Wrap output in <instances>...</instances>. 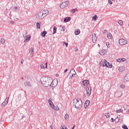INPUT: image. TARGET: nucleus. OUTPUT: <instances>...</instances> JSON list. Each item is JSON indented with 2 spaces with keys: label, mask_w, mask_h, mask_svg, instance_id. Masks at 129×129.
I'll list each match as a JSON object with an SVG mask.
<instances>
[{
  "label": "nucleus",
  "mask_w": 129,
  "mask_h": 129,
  "mask_svg": "<svg viewBox=\"0 0 129 129\" xmlns=\"http://www.w3.org/2000/svg\"><path fill=\"white\" fill-rule=\"evenodd\" d=\"M73 106L79 110L82 107V100L81 99H80V100L77 98L74 99L73 100Z\"/></svg>",
  "instance_id": "obj_1"
},
{
  "label": "nucleus",
  "mask_w": 129,
  "mask_h": 129,
  "mask_svg": "<svg viewBox=\"0 0 129 129\" xmlns=\"http://www.w3.org/2000/svg\"><path fill=\"white\" fill-rule=\"evenodd\" d=\"M23 36L24 39V42H29L31 40V36L28 35L27 32L24 33Z\"/></svg>",
  "instance_id": "obj_2"
},
{
  "label": "nucleus",
  "mask_w": 129,
  "mask_h": 129,
  "mask_svg": "<svg viewBox=\"0 0 129 129\" xmlns=\"http://www.w3.org/2000/svg\"><path fill=\"white\" fill-rule=\"evenodd\" d=\"M68 5H69V1L64 2L60 5V9H65L68 7Z\"/></svg>",
  "instance_id": "obj_3"
},
{
  "label": "nucleus",
  "mask_w": 129,
  "mask_h": 129,
  "mask_svg": "<svg viewBox=\"0 0 129 129\" xmlns=\"http://www.w3.org/2000/svg\"><path fill=\"white\" fill-rule=\"evenodd\" d=\"M51 82H52V79L50 78L47 79L46 83L44 84L43 86H44L45 87H48V86H50Z\"/></svg>",
  "instance_id": "obj_4"
},
{
  "label": "nucleus",
  "mask_w": 129,
  "mask_h": 129,
  "mask_svg": "<svg viewBox=\"0 0 129 129\" xmlns=\"http://www.w3.org/2000/svg\"><path fill=\"white\" fill-rule=\"evenodd\" d=\"M119 44L121 45H125L126 44H127V41L124 40L123 38L120 39L119 40Z\"/></svg>",
  "instance_id": "obj_5"
},
{
  "label": "nucleus",
  "mask_w": 129,
  "mask_h": 129,
  "mask_svg": "<svg viewBox=\"0 0 129 129\" xmlns=\"http://www.w3.org/2000/svg\"><path fill=\"white\" fill-rule=\"evenodd\" d=\"M106 63H107V61L105 59H104L103 60H101L100 61V66H102V67H104L105 66H106Z\"/></svg>",
  "instance_id": "obj_6"
},
{
  "label": "nucleus",
  "mask_w": 129,
  "mask_h": 129,
  "mask_svg": "<svg viewBox=\"0 0 129 129\" xmlns=\"http://www.w3.org/2000/svg\"><path fill=\"white\" fill-rule=\"evenodd\" d=\"M48 80V78L47 77H42L40 79L41 83L44 86V84L46 83V82Z\"/></svg>",
  "instance_id": "obj_7"
},
{
  "label": "nucleus",
  "mask_w": 129,
  "mask_h": 129,
  "mask_svg": "<svg viewBox=\"0 0 129 129\" xmlns=\"http://www.w3.org/2000/svg\"><path fill=\"white\" fill-rule=\"evenodd\" d=\"M42 15H43V17H47V15H49V11H48L47 10H44L43 11H42Z\"/></svg>",
  "instance_id": "obj_8"
},
{
  "label": "nucleus",
  "mask_w": 129,
  "mask_h": 129,
  "mask_svg": "<svg viewBox=\"0 0 129 129\" xmlns=\"http://www.w3.org/2000/svg\"><path fill=\"white\" fill-rule=\"evenodd\" d=\"M48 102L49 103V105L51 108H54V107H55V105L53 103V102H52V99L49 98V100H48Z\"/></svg>",
  "instance_id": "obj_9"
},
{
  "label": "nucleus",
  "mask_w": 129,
  "mask_h": 129,
  "mask_svg": "<svg viewBox=\"0 0 129 129\" xmlns=\"http://www.w3.org/2000/svg\"><path fill=\"white\" fill-rule=\"evenodd\" d=\"M87 91V96L89 97L91 95V88H89V87L86 88Z\"/></svg>",
  "instance_id": "obj_10"
},
{
  "label": "nucleus",
  "mask_w": 129,
  "mask_h": 129,
  "mask_svg": "<svg viewBox=\"0 0 129 129\" xmlns=\"http://www.w3.org/2000/svg\"><path fill=\"white\" fill-rule=\"evenodd\" d=\"M9 99H10L9 97H7L6 98V99H5V100L4 101V102L2 103V105L3 106H6V105H7V104H8V103L9 102Z\"/></svg>",
  "instance_id": "obj_11"
},
{
  "label": "nucleus",
  "mask_w": 129,
  "mask_h": 129,
  "mask_svg": "<svg viewBox=\"0 0 129 129\" xmlns=\"http://www.w3.org/2000/svg\"><path fill=\"white\" fill-rule=\"evenodd\" d=\"M57 86V84L56 83H55L54 81L52 80V82H51V84L49 86H51V87H53V88H55L56 86Z\"/></svg>",
  "instance_id": "obj_12"
},
{
  "label": "nucleus",
  "mask_w": 129,
  "mask_h": 129,
  "mask_svg": "<svg viewBox=\"0 0 129 129\" xmlns=\"http://www.w3.org/2000/svg\"><path fill=\"white\" fill-rule=\"evenodd\" d=\"M96 40H97L96 35H95V34H92V42H93V43H95V42H96Z\"/></svg>",
  "instance_id": "obj_13"
},
{
  "label": "nucleus",
  "mask_w": 129,
  "mask_h": 129,
  "mask_svg": "<svg viewBox=\"0 0 129 129\" xmlns=\"http://www.w3.org/2000/svg\"><path fill=\"white\" fill-rule=\"evenodd\" d=\"M123 81L124 82H126L127 81H129V73L127 74L125 76L124 78V80Z\"/></svg>",
  "instance_id": "obj_14"
},
{
  "label": "nucleus",
  "mask_w": 129,
  "mask_h": 129,
  "mask_svg": "<svg viewBox=\"0 0 129 129\" xmlns=\"http://www.w3.org/2000/svg\"><path fill=\"white\" fill-rule=\"evenodd\" d=\"M83 84L84 86H88V84H89V81L88 80H85L83 81Z\"/></svg>",
  "instance_id": "obj_15"
},
{
  "label": "nucleus",
  "mask_w": 129,
  "mask_h": 129,
  "mask_svg": "<svg viewBox=\"0 0 129 129\" xmlns=\"http://www.w3.org/2000/svg\"><path fill=\"white\" fill-rule=\"evenodd\" d=\"M24 85L25 86H26V87H31V86H32V84H31L30 82H25L24 83Z\"/></svg>",
  "instance_id": "obj_16"
},
{
  "label": "nucleus",
  "mask_w": 129,
  "mask_h": 129,
  "mask_svg": "<svg viewBox=\"0 0 129 129\" xmlns=\"http://www.w3.org/2000/svg\"><path fill=\"white\" fill-rule=\"evenodd\" d=\"M71 20V18L70 17H66L64 19V22L68 23V22H69Z\"/></svg>",
  "instance_id": "obj_17"
},
{
  "label": "nucleus",
  "mask_w": 129,
  "mask_h": 129,
  "mask_svg": "<svg viewBox=\"0 0 129 129\" xmlns=\"http://www.w3.org/2000/svg\"><path fill=\"white\" fill-rule=\"evenodd\" d=\"M105 67H107L108 68H112V64L107 61L106 66H105Z\"/></svg>",
  "instance_id": "obj_18"
},
{
  "label": "nucleus",
  "mask_w": 129,
  "mask_h": 129,
  "mask_svg": "<svg viewBox=\"0 0 129 129\" xmlns=\"http://www.w3.org/2000/svg\"><path fill=\"white\" fill-rule=\"evenodd\" d=\"M46 34H47V31H43L41 33L40 35L41 36H42V37H45Z\"/></svg>",
  "instance_id": "obj_19"
},
{
  "label": "nucleus",
  "mask_w": 129,
  "mask_h": 129,
  "mask_svg": "<svg viewBox=\"0 0 129 129\" xmlns=\"http://www.w3.org/2000/svg\"><path fill=\"white\" fill-rule=\"evenodd\" d=\"M37 17H43V12L42 11H40L39 12H38L37 14Z\"/></svg>",
  "instance_id": "obj_20"
},
{
  "label": "nucleus",
  "mask_w": 129,
  "mask_h": 129,
  "mask_svg": "<svg viewBox=\"0 0 129 129\" xmlns=\"http://www.w3.org/2000/svg\"><path fill=\"white\" fill-rule=\"evenodd\" d=\"M80 34V30L77 29L75 31V35L77 36L78 35H79Z\"/></svg>",
  "instance_id": "obj_21"
},
{
  "label": "nucleus",
  "mask_w": 129,
  "mask_h": 129,
  "mask_svg": "<svg viewBox=\"0 0 129 129\" xmlns=\"http://www.w3.org/2000/svg\"><path fill=\"white\" fill-rule=\"evenodd\" d=\"M118 70L120 72H122V71H123L124 70V67H120L119 68Z\"/></svg>",
  "instance_id": "obj_22"
},
{
  "label": "nucleus",
  "mask_w": 129,
  "mask_h": 129,
  "mask_svg": "<svg viewBox=\"0 0 129 129\" xmlns=\"http://www.w3.org/2000/svg\"><path fill=\"white\" fill-rule=\"evenodd\" d=\"M107 37L108 39H111L112 38V35H111V33H108L107 35Z\"/></svg>",
  "instance_id": "obj_23"
},
{
  "label": "nucleus",
  "mask_w": 129,
  "mask_h": 129,
  "mask_svg": "<svg viewBox=\"0 0 129 129\" xmlns=\"http://www.w3.org/2000/svg\"><path fill=\"white\" fill-rule=\"evenodd\" d=\"M40 26H41V22H37L36 23L37 29H40Z\"/></svg>",
  "instance_id": "obj_24"
},
{
  "label": "nucleus",
  "mask_w": 129,
  "mask_h": 129,
  "mask_svg": "<svg viewBox=\"0 0 129 129\" xmlns=\"http://www.w3.org/2000/svg\"><path fill=\"white\" fill-rule=\"evenodd\" d=\"M56 32H57V28L56 27V26H54L53 34H56Z\"/></svg>",
  "instance_id": "obj_25"
},
{
  "label": "nucleus",
  "mask_w": 129,
  "mask_h": 129,
  "mask_svg": "<svg viewBox=\"0 0 129 129\" xmlns=\"http://www.w3.org/2000/svg\"><path fill=\"white\" fill-rule=\"evenodd\" d=\"M19 10H20V7H15L13 8V11L15 12H16V11H19Z\"/></svg>",
  "instance_id": "obj_26"
},
{
  "label": "nucleus",
  "mask_w": 129,
  "mask_h": 129,
  "mask_svg": "<svg viewBox=\"0 0 129 129\" xmlns=\"http://www.w3.org/2000/svg\"><path fill=\"white\" fill-rule=\"evenodd\" d=\"M6 40L4 38H1V42L2 44H5Z\"/></svg>",
  "instance_id": "obj_27"
},
{
  "label": "nucleus",
  "mask_w": 129,
  "mask_h": 129,
  "mask_svg": "<svg viewBox=\"0 0 129 129\" xmlns=\"http://www.w3.org/2000/svg\"><path fill=\"white\" fill-rule=\"evenodd\" d=\"M122 128H123V129H128V128L127 127V126H126V125H125V124H123V125L122 126Z\"/></svg>",
  "instance_id": "obj_28"
},
{
  "label": "nucleus",
  "mask_w": 129,
  "mask_h": 129,
  "mask_svg": "<svg viewBox=\"0 0 129 129\" xmlns=\"http://www.w3.org/2000/svg\"><path fill=\"white\" fill-rule=\"evenodd\" d=\"M53 108L54 110H56V111H58V110H59V107H58V106L54 107Z\"/></svg>",
  "instance_id": "obj_29"
},
{
  "label": "nucleus",
  "mask_w": 129,
  "mask_h": 129,
  "mask_svg": "<svg viewBox=\"0 0 129 129\" xmlns=\"http://www.w3.org/2000/svg\"><path fill=\"white\" fill-rule=\"evenodd\" d=\"M65 119H69V115L68 114H66L64 116Z\"/></svg>",
  "instance_id": "obj_30"
},
{
  "label": "nucleus",
  "mask_w": 129,
  "mask_h": 129,
  "mask_svg": "<svg viewBox=\"0 0 129 129\" xmlns=\"http://www.w3.org/2000/svg\"><path fill=\"white\" fill-rule=\"evenodd\" d=\"M105 116H106L107 118H108V117L110 116V114H109V113H106Z\"/></svg>",
  "instance_id": "obj_31"
},
{
  "label": "nucleus",
  "mask_w": 129,
  "mask_h": 129,
  "mask_svg": "<svg viewBox=\"0 0 129 129\" xmlns=\"http://www.w3.org/2000/svg\"><path fill=\"white\" fill-rule=\"evenodd\" d=\"M77 9H72L71 10L72 13H73V14H74V13H75L76 12H77Z\"/></svg>",
  "instance_id": "obj_32"
},
{
  "label": "nucleus",
  "mask_w": 129,
  "mask_h": 129,
  "mask_svg": "<svg viewBox=\"0 0 129 129\" xmlns=\"http://www.w3.org/2000/svg\"><path fill=\"white\" fill-rule=\"evenodd\" d=\"M89 103H90V101H89V100H86L85 103V104H87V105H89Z\"/></svg>",
  "instance_id": "obj_33"
},
{
  "label": "nucleus",
  "mask_w": 129,
  "mask_h": 129,
  "mask_svg": "<svg viewBox=\"0 0 129 129\" xmlns=\"http://www.w3.org/2000/svg\"><path fill=\"white\" fill-rule=\"evenodd\" d=\"M118 23L119 25H120V26H122V24H123L122 21L119 20L118 21Z\"/></svg>",
  "instance_id": "obj_34"
},
{
  "label": "nucleus",
  "mask_w": 129,
  "mask_h": 129,
  "mask_svg": "<svg viewBox=\"0 0 129 129\" xmlns=\"http://www.w3.org/2000/svg\"><path fill=\"white\" fill-rule=\"evenodd\" d=\"M72 71H74L75 72V74H76V72H75V70H74V69H73L71 72L69 73V75H68V76H70V75L71 74V72H72Z\"/></svg>",
  "instance_id": "obj_35"
},
{
  "label": "nucleus",
  "mask_w": 129,
  "mask_h": 129,
  "mask_svg": "<svg viewBox=\"0 0 129 129\" xmlns=\"http://www.w3.org/2000/svg\"><path fill=\"white\" fill-rule=\"evenodd\" d=\"M114 120L115 122H118V121H119V118H118V116H117Z\"/></svg>",
  "instance_id": "obj_36"
},
{
  "label": "nucleus",
  "mask_w": 129,
  "mask_h": 129,
  "mask_svg": "<svg viewBox=\"0 0 129 129\" xmlns=\"http://www.w3.org/2000/svg\"><path fill=\"white\" fill-rule=\"evenodd\" d=\"M122 111H123V110L121 109H120L119 110H116V112L117 113H119V112H122Z\"/></svg>",
  "instance_id": "obj_37"
},
{
  "label": "nucleus",
  "mask_w": 129,
  "mask_h": 129,
  "mask_svg": "<svg viewBox=\"0 0 129 129\" xmlns=\"http://www.w3.org/2000/svg\"><path fill=\"white\" fill-rule=\"evenodd\" d=\"M97 19H98V17H92L93 21H96V20H97Z\"/></svg>",
  "instance_id": "obj_38"
},
{
  "label": "nucleus",
  "mask_w": 129,
  "mask_h": 129,
  "mask_svg": "<svg viewBox=\"0 0 129 129\" xmlns=\"http://www.w3.org/2000/svg\"><path fill=\"white\" fill-rule=\"evenodd\" d=\"M100 55H104L105 53H104V50H102L100 52H99Z\"/></svg>",
  "instance_id": "obj_39"
},
{
  "label": "nucleus",
  "mask_w": 129,
  "mask_h": 129,
  "mask_svg": "<svg viewBox=\"0 0 129 129\" xmlns=\"http://www.w3.org/2000/svg\"><path fill=\"white\" fill-rule=\"evenodd\" d=\"M33 52H34V48L30 49L29 51V53H33Z\"/></svg>",
  "instance_id": "obj_40"
},
{
  "label": "nucleus",
  "mask_w": 129,
  "mask_h": 129,
  "mask_svg": "<svg viewBox=\"0 0 129 129\" xmlns=\"http://www.w3.org/2000/svg\"><path fill=\"white\" fill-rule=\"evenodd\" d=\"M124 87H125L124 85H120V88H122V89H123V88H124Z\"/></svg>",
  "instance_id": "obj_41"
},
{
  "label": "nucleus",
  "mask_w": 129,
  "mask_h": 129,
  "mask_svg": "<svg viewBox=\"0 0 129 129\" xmlns=\"http://www.w3.org/2000/svg\"><path fill=\"white\" fill-rule=\"evenodd\" d=\"M40 67L42 69H43V68L44 69L45 68V65L41 64Z\"/></svg>",
  "instance_id": "obj_42"
},
{
  "label": "nucleus",
  "mask_w": 129,
  "mask_h": 129,
  "mask_svg": "<svg viewBox=\"0 0 129 129\" xmlns=\"http://www.w3.org/2000/svg\"><path fill=\"white\" fill-rule=\"evenodd\" d=\"M65 44L66 47H68V43L65 42H63V45Z\"/></svg>",
  "instance_id": "obj_43"
},
{
  "label": "nucleus",
  "mask_w": 129,
  "mask_h": 129,
  "mask_svg": "<svg viewBox=\"0 0 129 129\" xmlns=\"http://www.w3.org/2000/svg\"><path fill=\"white\" fill-rule=\"evenodd\" d=\"M117 62H121L122 59L121 58H118V59H117Z\"/></svg>",
  "instance_id": "obj_44"
},
{
  "label": "nucleus",
  "mask_w": 129,
  "mask_h": 129,
  "mask_svg": "<svg viewBox=\"0 0 129 129\" xmlns=\"http://www.w3.org/2000/svg\"><path fill=\"white\" fill-rule=\"evenodd\" d=\"M66 127V126L65 125H63V126H61L60 127V129H64Z\"/></svg>",
  "instance_id": "obj_45"
},
{
  "label": "nucleus",
  "mask_w": 129,
  "mask_h": 129,
  "mask_svg": "<svg viewBox=\"0 0 129 129\" xmlns=\"http://www.w3.org/2000/svg\"><path fill=\"white\" fill-rule=\"evenodd\" d=\"M88 105H89L85 104H85H84V107H85V108H87V107H88Z\"/></svg>",
  "instance_id": "obj_46"
},
{
  "label": "nucleus",
  "mask_w": 129,
  "mask_h": 129,
  "mask_svg": "<svg viewBox=\"0 0 129 129\" xmlns=\"http://www.w3.org/2000/svg\"><path fill=\"white\" fill-rule=\"evenodd\" d=\"M108 3H109V4H110V5H112V2H111V1L109 0Z\"/></svg>",
  "instance_id": "obj_47"
},
{
  "label": "nucleus",
  "mask_w": 129,
  "mask_h": 129,
  "mask_svg": "<svg viewBox=\"0 0 129 129\" xmlns=\"http://www.w3.org/2000/svg\"><path fill=\"white\" fill-rule=\"evenodd\" d=\"M75 52H77V51H78V48H75Z\"/></svg>",
  "instance_id": "obj_48"
},
{
  "label": "nucleus",
  "mask_w": 129,
  "mask_h": 129,
  "mask_svg": "<svg viewBox=\"0 0 129 129\" xmlns=\"http://www.w3.org/2000/svg\"><path fill=\"white\" fill-rule=\"evenodd\" d=\"M10 23L11 24H15V21H10Z\"/></svg>",
  "instance_id": "obj_49"
},
{
  "label": "nucleus",
  "mask_w": 129,
  "mask_h": 129,
  "mask_svg": "<svg viewBox=\"0 0 129 129\" xmlns=\"http://www.w3.org/2000/svg\"><path fill=\"white\" fill-rule=\"evenodd\" d=\"M114 120L113 119V118H111V122H114Z\"/></svg>",
  "instance_id": "obj_50"
},
{
  "label": "nucleus",
  "mask_w": 129,
  "mask_h": 129,
  "mask_svg": "<svg viewBox=\"0 0 129 129\" xmlns=\"http://www.w3.org/2000/svg\"><path fill=\"white\" fill-rule=\"evenodd\" d=\"M121 60L122 62H124V61H125V58H121Z\"/></svg>",
  "instance_id": "obj_51"
},
{
  "label": "nucleus",
  "mask_w": 129,
  "mask_h": 129,
  "mask_svg": "<svg viewBox=\"0 0 129 129\" xmlns=\"http://www.w3.org/2000/svg\"><path fill=\"white\" fill-rule=\"evenodd\" d=\"M67 71H68V69L65 70L64 71V73H66V72H67Z\"/></svg>",
  "instance_id": "obj_52"
},
{
  "label": "nucleus",
  "mask_w": 129,
  "mask_h": 129,
  "mask_svg": "<svg viewBox=\"0 0 129 129\" xmlns=\"http://www.w3.org/2000/svg\"><path fill=\"white\" fill-rule=\"evenodd\" d=\"M47 65H48V62L45 63V68L47 69Z\"/></svg>",
  "instance_id": "obj_53"
},
{
  "label": "nucleus",
  "mask_w": 129,
  "mask_h": 129,
  "mask_svg": "<svg viewBox=\"0 0 129 129\" xmlns=\"http://www.w3.org/2000/svg\"><path fill=\"white\" fill-rule=\"evenodd\" d=\"M21 64H23L24 63V60L22 59L21 61Z\"/></svg>",
  "instance_id": "obj_54"
},
{
  "label": "nucleus",
  "mask_w": 129,
  "mask_h": 129,
  "mask_svg": "<svg viewBox=\"0 0 129 129\" xmlns=\"http://www.w3.org/2000/svg\"><path fill=\"white\" fill-rule=\"evenodd\" d=\"M74 76H75V74H73L72 77L73 78Z\"/></svg>",
  "instance_id": "obj_55"
},
{
  "label": "nucleus",
  "mask_w": 129,
  "mask_h": 129,
  "mask_svg": "<svg viewBox=\"0 0 129 129\" xmlns=\"http://www.w3.org/2000/svg\"><path fill=\"white\" fill-rule=\"evenodd\" d=\"M106 46H108V45H109V43L106 42Z\"/></svg>",
  "instance_id": "obj_56"
},
{
  "label": "nucleus",
  "mask_w": 129,
  "mask_h": 129,
  "mask_svg": "<svg viewBox=\"0 0 129 129\" xmlns=\"http://www.w3.org/2000/svg\"><path fill=\"white\" fill-rule=\"evenodd\" d=\"M62 29H63L62 31L63 32H65V27H62Z\"/></svg>",
  "instance_id": "obj_57"
},
{
  "label": "nucleus",
  "mask_w": 129,
  "mask_h": 129,
  "mask_svg": "<svg viewBox=\"0 0 129 129\" xmlns=\"http://www.w3.org/2000/svg\"><path fill=\"white\" fill-rule=\"evenodd\" d=\"M72 78H73L72 77V76H70V79H72Z\"/></svg>",
  "instance_id": "obj_58"
},
{
  "label": "nucleus",
  "mask_w": 129,
  "mask_h": 129,
  "mask_svg": "<svg viewBox=\"0 0 129 129\" xmlns=\"http://www.w3.org/2000/svg\"><path fill=\"white\" fill-rule=\"evenodd\" d=\"M18 20H19V19H18V18H15V19H14V21H18Z\"/></svg>",
  "instance_id": "obj_59"
},
{
  "label": "nucleus",
  "mask_w": 129,
  "mask_h": 129,
  "mask_svg": "<svg viewBox=\"0 0 129 129\" xmlns=\"http://www.w3.org/2000/svg\"><path fill=\"white\" fill-rule=\"evenodd\" d=\"M53 127H54L53 126H52V125L50 126V128L53 129Z\"/></svg>",
  "instance_id": "obj_60"
},
{
  "label": "nucleus",
  "mask_w": 129,
  "mask_h": 129,
  "mask_svg": "<svg viewBox=\"0 0 129 129\" xmlns=\"http://www.w3.org/2000/svg\"><path fill=\"white\" fill-rule=\"evenodd\" d=\"M83 97H86V95L85 94H84Z\"/></svg>",
  "instance_id": "obj_61"
},
{
  "label": "nucleus",
  "mask_w": 129,
  "mask_h": 129,
  "mask_svg": "<svg viewBox=\"0 0 129 129\" xmlns=\"http://www.w3.org/2000/svg\"><path fill=\"white\" fill-rule=\"evenodd\" d=\"M106 32H107V31L104 30V33H106Z\"/></svg>",
  "instance_id": "obj_62"
},
{
  "label": "nucleus",
  "mask_w": 129,
  "mask_h": 129,
  "mask_svg": "<svg viewBox=\"0 0 129 129\" xmlns=\"http://www.w3.org/2000/svg\"><path fill=\"white\" fill-rule=\"evenodd\" d=\"M64 129H68L67 127H65Z\"/></svg>",
  "instance_id": "obj_63"
},
{
  "label": "nucleus",
  "mask_w": 129,
  "mask_h": 129,
  "mask_svg": "<svg viewBox=\"0 0 129 129\" xmlns=\"http://www.w3.org/2000/svg\"><path fill=\"white\" fill-rule=\"evenodd\" d=\"M94 17H97V15H95Z\"/></svg>",
  "instance_id": "obj_64"
}]
</instances>
